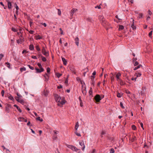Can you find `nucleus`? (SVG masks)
<instances>
[{
	"label": "nucleus",
	"mask_w": 153,
	"mask_h": 153,
	"mask_svg": "<svg viewBox=\"0 0 153 153\" xmlns=\"http://www.w3.org/2000/svg\"><path fill=\"white\" fill-rule=\"evenodd\" d=\"M54 97L56 102H57L58 105L61 107L65 103L64 98H61L59 95L55 94Z\"/></svg>",
	"instance_id": "nucleus-1"
},
{
	"label": "nucleus",
	"mask_w": 153,
	"mask_h": 153,
	"mask_svg": "<svg viewBox=\"0 0 153 153\" xmlns=\"http://www.w3.org/2000/svg\"><path fill=\"white\" fill-rule=\"evenodd\" d=\"M99 19L101 21L102 25L103 26L106 27L107 26H108L109 24L105 20L103 16H99Z\"/></svg>",
	"instance_id": "nucleus-2"
},
{
	"label": "nucleus",
	"mask_w": 153,
	"mask_h": 153,
	"mask_svg": "<svg viewBox=\"0 0 153 153\" xmlns=\"http://www.w3.org/2000/svg\"><path fill=\"white\" fill-rule=\"evenodd\" d=\"M104 97V96L103 95L101 96V97L100 95L97 94L94 97V99L96 102H99Z\"/></svg>",
	"instance_id": "nucleus-3"
},
{
	"label": "nucleus",
	"mask_w": 153,
	"mask_h": 153,
	"mask_svg": "<svg viewBox=\"0 0 153 153\" xmlns=\"http://www.w3.org/2000/svg\"><path fill=\"white\" fill-rule=\"evenodd\" d=\"M67 146L68 148L71 149L73 151H77L78 150V149H77L76 147L72 145H67Z\"/></svg>",
	"instance_id": "nucleus-4"
},
{
	"label": "nucleus",
	"mask_w": 153,
	"mask_h": 153,
	"mask_svg": "<svg viewBox=\"0 0 153 153\" xmlns=\"http://www.w3.org/2000/svg\"><path fill=\"white\" fill-rule=\"evenodd\" d=\"M42 51L43 54L46 56H48V53L46 51V49L44 46L42 47Z\"/></svg>",
	"instance_id": "nucleus-5"
},
{
	"label": "nucleus",
	"mask_w": 153,
	"mask_h": 153,
	"mask_svg": "<svg viewBox=\"0 0 153 153\" xmlns=\"http://www.w3.org/2000/svg\"><path fill=\"white\" fill-rule=\"evenodd\" d=\"M77 11V9L75 8H73L71 10V17H72V16L74 14V13Z\"/></svg>",
	"instance_id": "nucleus-6"
},
{
	"label": "nucleus",
	"mask_w": 153,
	"mask_h": 153,
	"mask_svg": "<svg viewBox=\"0 0 153 153\" xmlns=\"http://www.w3.org/2000/svg\"><path fill=\"white\" fill-rule=\"evenodd\" d=\"M86 86L85 85H82V92L83 94L84 95H86Z\"/></svg>",
	"instance_id": "nucleus-7"
},
{
	"label": "nucleus",
	"mask_w": 153,
	"mask_h": 153,
	"mask_svg": "<svg viewBox=\"0 0 153 153\" xmlns=\"http://www.w3.org/2000/svg\"><path fill=\"white\" fill-rule=\"evenodd\" d=\"M15 99L18 102H20V103L22 104V105H24L25 103H26L25 101L22 99H21L19 100L18 99H17V98H15Z\"/></svg>",
	"instance_id": "nucleus-8"
},
{
	"label": "nucleus",
	"mask_w": 153,
	"mask_h": 153,
	"mask_svg": "<svg viewBox=\"0 0 153 153\" xmlns=\"http://www.w3.org/2000/svg\"><path fill=\"white\" fill-rule=\"evenodd\" d=\"M79 144L81 146H82V151H84L85 146L84 143V141H82L81 142H79Z\"/></svg>",
	"instance_id": "nucleus-9"
},
{
	"label": "nucleus",
	"mask_w": 153,
	"mask_h": 153,
	"mask_svg": "<svg viewBox=\"0 0 153 153\" xmlns=\"http://www.w3.org/2000/svg\"><path fill=\"white\" fill-rule=\"evenodd\" d=\"M69 69L74 74H76L75 70L74 67L73 66H70L69 67Z\"/></svg>",
	"instance_id": "nucleus-10"
},
{
	"label": "nucleus",
	"mask_w": 153,
	"mask_h": 153,
	"mask_svg": "<svg viewBox=\"0 0 153 153\" xmlns=\"http://www.w3.org/2000/svg\"><path fill=\"white\" fill-rule=\"evenodd\" d=\"M35 70L36 71V72L37 73H41L42 72H43L44 71V69H41L40 68L38 69L36 68H35Z\"/></svg>",
	"instance_id": "nucleus-11"
},
{
	"label": "nucleus",
	"mask_w": 153,
	"mask_h": 153,
	"mask_svg": "<svg viewBox=\"0 0 153 153\" xmlns=\"http://www.w3.org/2000/svg\"><path fill=\"white\" fill-rule=\"evenodd\" d=\"M11 108V105L10 104H7L6 107V110L7 111L9 112V110Z\"/></svg>",
	"instance_id": "nucleus-12"
},
{
	"label": "nucleus",
	"mask_w": 153,
	"mask_h": 153,
	"mask_svg": "<svg viewBox=\"0 0 153 153\" xmlns=\"http://www.w3.org/2000/svg\"><path fill=\"white\" fill-rule=\"evenodd\" d=\"M121 76V74L120 73H117L116 75V78H117V81H119V80H120V79H121L120 78V77Z\"/></svg>",
	"instance_id": "nucleus-13"
},
{
	"label": "nucleus",
	"mask_w": 153,
	"mask_h": 153,
	"mask_svg": "<svg viewBox=\"0 0 153 153\" xmlns=\"http://www.w3.org/2000/svg\"><path fill=\"white\" fill-rule=\"evenodd\" d=\"M24 41L23 39H19L17 40L16 41L17 42L18 44H21Z\"/></svg>",
	"instance_id": "nucleus-14"
},
{
	"label": "nucleus",
	"mask_w": 153,
	"mask_h": 153,
	"mask_svg": "<svg viewBox=\"0 0 153 153\" xmlns=\"http://www.w3.org/2000/svg\"><path fill=\"white\" fill-rule=\"evenodd\" d=\"M131 19L132 20V22H133L132 24L131 25V27H132L133 30H134L135 29H136V27L134 25V20L132 18H131Z\"/></svg>",
	"instance_id": "nucleus-15"
},
{
	"label": "nucleus",
	"mask_w": 153,
	"mask_h": 153,
	"mask_svg": "<svg viewBox=\"0 0 153 153\" xmlns=\"http://www.w3.org/2000/svg\"><path fill=\"white\" fill-rule=\"evenodd\" d=\"M75 43L76 45L78 46L79 44V39L78 37H76L75 39Z\"/></svg>",
	"instance_id": "nucleus-16"
},
{
	"label": "nucleus",
	"mask_w": 153,
	"mask_h": 153,
	"mask_svg": "<svg viewBox=\"0 0 153 153\" xmlns=\"http://www.w3.org/2000/svg\"><path fill=\"white\" fill-rule=\"evenodd\" d=\"M118 81H119L120 82V84L122 85H125V82L123 81L121 79H120Z\"/></svg>",
	"instance_id": "nucleus-17"
},
{
	"label": "nucleus",
	"mask_w": 153,
	"mask_h": 153,
	"mask_svg": "<svg viewBox=\"0 0 153 153\" xmlns=\"http://www.w3.org/2000/svg\"><path fill=\"white\" fill-rule=\"evenodd\" d=\"M62 60L63 62L64 65H66L67 64V62L65 59L64 58H62Z\"/></svg>",
	"instance_id": "nucleus-18"
},
{
	"label": "nucleus",
	"mask_w": 153,
	"mask_h": 153,
	"mask_svg": "<svg viewBox=\"0 0 153 153\" xmlns=\"http://www.w3.org/2000/svg\"><path fill=\"white\" fill-rule=\"evenodd\" d=\"M24 118L22 117H20L18 118V120L19 121L23 122L24 120Z\"/></svg>",
	"instance_id": "nucleus-19"
},
{
	"label": "nucleus",
	"mask_w": 153,
	"mask_h": 153,
	"mask_svg": "<svg viewBox=\"0 0 153 153\" xmlns=\"http://www.w3.org/2000/svg\"><path fill=\"white\" fill-rule=\"evenodd\" d=\"M16 94L17 96V97H15V98H17V99H18V98H22V96L19 93H16Z\"/></svg>",
	"instance_id": "nucleus-20"
},
{
	"label": "nucleus",
	"mask_w": 153,
	"mask_h": 153,
	"mask_svg": "<svg viewBox=\"0 0 153 153\" xmlns=\"http://www.w3.org/2000/svg\"><path fill=\"white\" fill-rule=\"evenodd\" d=\"M79 126V123L78 122H77L76 123V125L75 126V128L76 130H77V129Z\"/></svg>",
	"instance_id": "nucleus-21"
},
{
	"label": "nucleus",
	"mask_w": 153,
	"mask_h": 153,
	"mask_svg": "<svg viewBox=\"0 0 153 153\" xmlns=\"http://www.w3.org/2000/svg\"><path fill=\"white\" fill-rule=\"evenodd\" d=\"M8 98L10 100L13 101L14 100L13 97L11 95L8 97Z\"/></svg>",
	"instance_id": "nucleus-22"
},
{
	"label": "nucleus",
	"mask_w": 153,
	"mask_h": 153,
	"mask_svg": "<svg viewBox=\"0 0 153 153\" xmlns=\"http://www.w3.org/2000/svg\"><path fill=\"white\" fill-rule=\"evenodd\" d=\"M29 47L30 49L31 50H33L34 49V47L33 45H30Z\"/></svg>",
	"instance_id": "nucleus-23"
},
{
	"label": "nucleus",
	"mask_w": 153,
	"mask_h": 153,
	"mask_svg": "<svg viewBox=\"0 0 153 153\" xmlns=\"http://www.w3.org/2000/svg\"><path fill=\"white\" fill-rule=\"evenodd\" d=\"M36 119L37 120H39V121H40L41 122H42L43 121V119H42V118H41L40 117H37L36 118Z\"/></svg>",
	"instance_id": "nucleus-24"
},
{
	"label": "nucleus",
	"mask_w": 153,
	"mask_h": 153,
	"mask_svg": "<svg viewBox=\"0 0 153 153\" xmlns=\"http://www.w3.org/2000/svg\"><path fill=\"white\" fill-rule=\"evenodd\" d=\"M152 30L149 33V37L151 38V39H152Z\"/></svg>",
	"instance_id": "nucleus-25"
},
{
	"label": "nucleus",
	"mask_w": 153,
	"mask_h": 153,
	"mask_svg": "<svg viewBox=\"0 0 153 153\" xmlns=\"http://www.w3.org/2000/svg\"><path fill=\"white\" fill-rule=\"evenodd\" d=\"M41 57L42 58V61H43L44 62H45L46 61V59L45 57H43L42 55H41Z\"/></svg>",
	"instance_id": "nucleus-26"
},
{
	"label": "nucleus",
	"mask_w": 153,
	"mask_h": 153,
	"mask_svg": "<svg viewBox=\"0 0 153 153\" xmlns=\"http://www.w3.org/2000/svg\"><path fill=\"white\" fill-rule=\"evenodd\" d=\"M26 70V68L25 67L22 68H20V70L21 72H22L24 71H25Z\"/></svg>",
	"instance_id": "nucleus-27"
},
{
	"label": "nucleus",
	"mask_w": 153,
	"mask_h": 153,
	"mask_svg": "<svg viewBox=\"0 0 153 153\" xmlns=\"http://www.w3.org/2000/svg\"><path fill=\"white\" fill-rule=\"evenodd\" d=\"M36 39H41L42 38V37H41L39 35H38L35 36Z\"/></svg>",
	"instance_id": "nucleus-28"
},
{
	"label": "nucleus",
	"mask_w": 153,
	"mask_h": 153,
	"mask_svg": "<svg viewBox=\"0 0 153 153\" xmlns=\"http://www.w3.org/2000/svg\"><path fill=\"white\" fill-rule=\"evenodd\" d=\"M141 75V73H138L137 74L136 73L135 75V76H136L137 77H140Z\"/></svg>",
	"instance_id": "nucleus-29"
},
{
	"label": "nucleus",
	"mask_w": 153,
	"mask_h": 153,
	"mask_svg": "<svg viewBox=\"0 0 153 153\" xmlns=\"http://www.w3.org/2000/svg\"><path fill=\"white\" fill-rule=\"evenodd\" d=\"M92 93H93V92H92V88H91L89 90V93L90 95H91L92 94Z\"/></svg>",
	"instance_id": "nucleus-30"
},
{
	"label": "nucleus",
	"mask_w": 153,
	"mask_h": 153,
	"mask_svg": "<svg viewBox=\"0 0 153 153\" xmlns=\"http://www.w3.org/2000/svg\"><path fill=\"white\" fill-rule=\"evenodd\" d=\"M141 67H142V65H140L137 66L135 67L134 69V70H136L138 68H140Z\"/></svg>",
	"instance_id": "nucleus-31"
},
{
	"label": "nucleus",
	"mask_w": 153,
	"mask_h": 153,
	"mask_svg": "<svg viewBox=\"0 0 153 153\" xmlns=\"http://www.w3.org/2000/svg\"><path fill=\"white\" fill-rule=\"evenodd\" d=\"M8 6L9 9H10L11 8V4L10 2H8Z\"/></svg>",
	"instance_id": "nucleus-32"
},
{
	"label": "nucleus",
	"mask_w": 153,
	"mask_h": 153,
	"mask_svg": "<svg viewBox=\"0 0 153 153\" xmlns=\"http://www.w3.org/2000/svg\"><path fill=\"white\" fill-rule=\"evenodd\" d=\"M122 94H121L119 93H117V96L119 98H120L122 96Z\"/></svg>",
	"instance_id": "nucleus-33"
},
{
	"label": "nucleus",
	"mask_w": 153,
	"mask_h": 153,
	"mask_svg": "<svg viewBox=\"0 0 153 153\" xmlns=\"http://www.w3.org/2000/svg\"><path fill=\"white\" fill-rule=\"evenodd\" d=\"M124 29V27L123 25H120L119 26V30H122Z\"/></svg>",
	"instance_id": "nucleus-34"
},
{
	"label": "nucleus",
	"mask_w": 153,
	"mask_h": 153,
	"mask_svg": "<svg viewBox=\"0 0 153 153\" xmlns=\"http://www.w3.org/2000/svg\"><path fill=\"white\" fill-rule=\"evenodd\" d=\"M37 65L39 66V68L40 69H43V68L42 67V66L40 63H38L37 64Z\"/></svg>",
	"instance_id": "nucleus-35"
},
{
	"label": "nucleus",
	"mask_w": 153,
	"mask_h": 153,
	"mask_svg": "<svg viewBox=\"0 0 153 153\" xmlns=\"http://www.w3.org/2000/svg\"><path fill=\"white\" fill-rule=\"evenodd\" d=\"M58 14L59 16H60L61 14V12L60 9H58Z\"/></svg>",
	"instance_id": "nucleus-36"
},
{
	"label": "nucleus",
	"mask_w": 153,
	"mask_h": 153,
	"mask_svg": "<svg viewBox=\"0 0 153 153\" xmlns=\"http://www.w3.org/2000/svg\"><path fill=\"white\" fill-rule=\"evenodd\" d=\"M29 67V68L31 69V70H34V68L33 67H32L30 65H27Z\"/></svg>",
	"instance_id": "nucleus-37"
},
{
	"label": "nucleus",
	"mask_w": 153,
	"mask_h": 153,
	"mask_svg": "<svg viewBox=\"0 0 153 153\" xmlns=\"http://www.w3.org/2000/svg\"><path fill=\"white\" fill-rule=\"evenodd\" d=\"M36 48L38 51H40V49L39 48V46L38 45H36Z\"/></svg>",
	"instance_id": "nucleus-38"
},
{
	"label": "nucleus",
	"mask_w": 153,
	"mask_h": 153,
	"mask_svg": "<svg viewBox=\"0 0 153 153\" xmlns=\"http://www.w3.org/2000/svg\"><path fill=\"white\" fill-rule=\"evenodd\" d=\"M56 75L58 78H59L62 76V74L59 73H57L56 74Z\"/></svg>",
	"instance_id": "nucleus-39"
},
{
	"label": "nucleus",
	"mask_w": 153,
	"mask_h": 153,
	"mask_svg": "<svg viewBox=\"0 0 153 153\" xmlns=\"http://www.w3.org/2000/svg\"><path fill=\"white\" fill-rule=\"evenodd\" d=\"M134 130H135L136 129V127L134 125H132L131 127Z\"/></svg>",
	"instance_id": "nucleus-40"
},
{
	"label": "nucleus",
	"mask_w": 153,
	"mask_h": 153,
	"mask_svg": "<svg viewBox=\"0 0 153 153\" xmlns=\"http://www.w3.org/2000/svg\"><path fill=\"white\" fill-rule=\"evenodd\" d=\"M5 64L7 65V66L8 68H10V63H8V62H6L5 63Z\"/></svg>",
	"instance_id": "nucleus-41"
},
{
	"label": "nucleus",
	"mask_w": 153,
	"mask_h": 153,
	"mask_svg": "<svg viewBox=\"0 0 153 153\" xmlns=\"http://www.w3.org/2000/svg\"><path fill=\"white\" fill-rule=\"evenodd\" d=\"M114 149H111L110 150V153H114Z\"/></svg>",
	"instance_id": "nucleus-42"
},
{
	"label": "nucleus",
	"mask_w": 153,
	"mask_h": 153,
	"mask_svg": "<svg viewBox=\"0 0 153 153\" xmlns=\"http://www.w3.org/2000/svg\"><path fill=\"white\" fill-rule=\"evenodd\" d=\"M143 14L142 13H140L139 14V18H142L143 17Z\"/></svg>",
	"instance_id": "nucleus-43"
},
{
	"label": "nucleus",
	"mask_w": 153,
	"mask_h": 153,
	"mask_svg": "<svg viewBox=\"0 0 153 153\" xmlns=\"http://www.w3.org/2000/svg\"><path fill=\"white\" fill-rule=\"evenodd\" d=\"M75 134L78 136H81L80 133L77 132V131L75 132Z\"/></svg>",
	"instance_id": "nucleus-44"
},
{
	"label": "nucleus",
	"mask_w": 153,
	"mask_h": 153,
	"mask_svg": "<svg viewBox=\"0 0 153 153\" xmlns=\"http://www.w3.org/2000/svg\"><path fill=\"white\" fill-rule=\"evenodd\" d=\"M95 8H98V9H100L101 8V7L100 6V5H98V6H97L95 7Z\"/></svg>",
	"instance_id": "nucleus-45"
},
{
	"label": "nucleus",
	"mask_w": 153,
	"mask_h": 153,
	"mask_svg": "<svg viewBox=\"0 0 153 153\" xmlns=\"http://www.w3.org/2000/svg\"><path fill=\"white\" fill-rule=\"evenodd\" d=\"M50 71V69L49 68H48L47 69V71L48 73H49Z\"/></svg>",
	"instance_id": "nucleus-46"
},
{
	"label": "nucleus",
	"mask_w": 153,
	"mask_h": 153,
	"mask_svg": "<svg viewBox=\"0 0 153 153\" xmlns=\"http://www.w3.org/2000/svg\"><path fill=\"white\" fill-rule=\"evenodd\" d=\"M4 90H2L1 92L2 96L3 97L4 95Z\"/></svg>",
	"instance_id": "nucleus-47"
},
{
	"label": "nucleus",
	"mask_w": 153,
	"mask_h": 153,
	"mask_svg": "<svg viewBox=\"0 0 153 153\" xmlns=\"http://www.w3.org/2000/svg\"><path fill=\"white\" fill-rule=\"evenodd\" d=\"M96 150L95 149H93L91 151V153H94L95 152Z\"/></svg>",
	"instance_id": "nucleus-48"
},
{
	"label": "nucleus",
	"mask_w": 153,
	"mask_h": 153,
	"mask_svg": "<svg viewBox=\"0 0 153 153\" xmlns=\"http://www.w3.org/2000/svg\"><path fill=\"white\" fill-rule=\"evenodd\" d=\"M30 20H31L30 21V27H31L32 25V24L33 23V22H32V20L30 19Z\"/></svg>",
	"instance_id": "nucleus-49"
},
{
	"label": "nucleus",
	"mask_w": 153,
	"mask_h": 153,
	"mask_svg": "<svg viewBox=\"0 0 153 153\" xmlns=\"http://www.w3.org/2000/svg\"><path fill=\"white\" fill-rule=\"evenodd\" d=\"M120 105L121 107L122 108H124V107L123 106V103H122V102H120Z\"/></svg>",
	"instance_id": "nucleus-50"
},
{
	"label": "nucleus",
	"mask_w": 153,
	"mask_h": 153,
	"mask_svg": "<svg viewBox=\"0 0 153 153\" xmlns=\"http://www.w3.org/2000/svg\"><path fill=\"white\" fill-rule=\"evenodd\" d=\"M137 77H136L134 78V77H132L131 79L132 80H134L135 81L136 80V79H137Z\"/></svg>",
	"instance_id": "nucleus-51"
},
{
	"label": "nucleus",
	"mask_w": 153,
	"mask_h": 153,
	"mask_svg": "<svg viewBox=\"0 0 153 153\" xmlns=\"http://www.w3.org/2000/svg\"><path fill=\"white\" fill-rule=\"evenodd\" d=\"M29 32L31 34H33V33L34 31H33V30H31L29 31Z\"/></svg>",
	"instance_id": "nucleus-52"
},
{
	"label": "nucleus",
	"mask_w": 153,
	"mask_h": 153,
	"mask_svg": "<svg viewBox=\"0 0 153 153\" xmlns=\"http://www.w3.org/2000/svg\"><path fill=\"white\" fill-rule=\"evenodd\" d=\"M17 109L20 112H22V111L21 109L19 107L17 108Z\"/></svg>",
	"instance_id": "nucleus-53"
},
{
	"label": "nucleus",
	"mask_w": 153,
	"mask_h": 153,
	"mask_svg": "<svg viewBox=\"0 0 153 153\" xmlns=\"http://www.w3.org/2000/svg\"><path fill=\"white\" fill-rule=\"evenodd\" d=\"M138 63L137 62V61H136L135 62L134 64V66H136L137 65H138Z\"/></svg>",
	"instance_id": "nucleus-54"
},
{
	"label": "nucleus",
	"mask_w": 153,
	"mask_h": 153,
	"mask_svg": "<svg viewBox=\"0 0 153 153\" xmlns=\"http://www.w3.org/2000/svg\"><path fill=\"white\" fill-rule=\"evenodd\" d=\"M148 12L149 14L150 15H151L152 14V12L149 10L148 11Z\"/></svg>",
	"instance_id": "nucleus-55"
},
{
	"label": "nucleus",
	"mask_w": 153,
	"mask_h": 153,
	"mask_svg": "<svg viewBox=\"0 0 153 153\" xmlns=\"http://www.w3.org/2000/svg\"><path fill=\"white\" fill-rule=\"evenodd\" d=\"M12 30L14 32H15L17 31V30H16V29H15V28H12Z\"/></svg>",
	"instance_id": "nucleus-56"
},
{
	"label": "nucleus",
	"mask_w": 153,
	"mask_h": 153,
	"mask_svg": "<svg viewBox=\"0 0 153 153\" xmlns=\"http://www.w3.org/2000/svg\"><path fill=\"white\" fill-rule=\"evenodd\" d=\"M5 152H7V153H10V152L9 150L8 149H6Z\"/></svg>",
	"instance_id": "nucleus-57"
},
{
	"label": "nucleus",
	"mask_w": 153,
	"mask_h": 153,
	"mask_svg": "<svg viewBox=\"0 0 153 153\" xmlns=\"http://www.w3.org/2000/svg\"><path fill=\"white\" fill-rule=\"evenodd\" d=\"M87 20H88V21H89L90 22H91L92 21V19L90 18H88L87 19Z\"/></svg>",
	"instance_id": "nucleus-58"
},
{
	"label": "nucleus",
	"mask_w": 153,
	"mask_h": 153,
	"mask_svg": "<svg viewBox=\"0 0 153 153\" xmlns=\"http://www.w3.org/2000/svg\"><path fill=\"white\" fill-rule=\"evenodd\" d=\"M62 85H60L59 86H58L57 88H58V89H60V88H62Z\"/></svg>",
	"instance_id": "nucleus-59"
},
{
	"label": "nucleus",
	"mask_w": 153,
	"mask_h": 153,
	"mask_svg": "<svg viewBox=\"0 0 153 153\" xmlns=\"http://www.w3.org/2000/svg\"><path fill=\"white\" fill-rule=\"evenodd\" d=\"M140 125L141 126V127L143 128V129H144V128H143V123H140Z\"/></svg>",
	"instance_id": "nucleus-60"
},
{
	"label": "nucleus",
	"mask_w": 153,
	"mask_h": 153,
	"mask_svg": "<svg viewBox=\"0 0 153 153\" xmlns=\"http://www.w3.org/2000/svg\"><path fill=\"white\" fill-rule=\"evenodd\" d=\"M80 105L81 107H82L83 106V103H82V101L80 102Z\"/></svg>",
	"instance_id": "nucleus-61"
},
{
	"label": "nucleus",
	"mask_w": 153,
	"mask_h": 153,
	"mask_svg": "<svg viewBox=\"0 0 153 153\" xmlns=\"http://www.w3.org/2000/svg\"><path fill=\"white\" fill-rule=\"evenodd\" d=\"M59 30H60V31L61 32V34H63V31L62 29L61 28H60Z\"/></svg>",
	"instance_id": "nucleus-62"
},
{
	"label": "nucleus",
	"mask_w": 153,
	"mask_h": 153,
	"mask_svg": "<svg viewBox=\"0 0 153 153\" xmlns=\"http://www.w3.org/2000/svg\"><path fill=\"white\" fill-rule=\"evenodd\" d=\"M32 58L34 59H37V57L36 56H32Z\"/></svg>",
	"instance_id": "nucleus-63"
},
{
	"label": "nucleus",
	"mask_w": 153,
	"mask_h": 153,
	"mask_svg": "<svg viewBox=\"0 0 153 153\" xmlns=\"http://www.w3.org/2000/svg\"><path fill=\"white\" fill-rule=\"evenodd\" d=\"M105 131H102V133H101V134H102V135H104V134H105Z\"/></svg>",
	"instance_id": "nucleus-64"
}]
</instances>
